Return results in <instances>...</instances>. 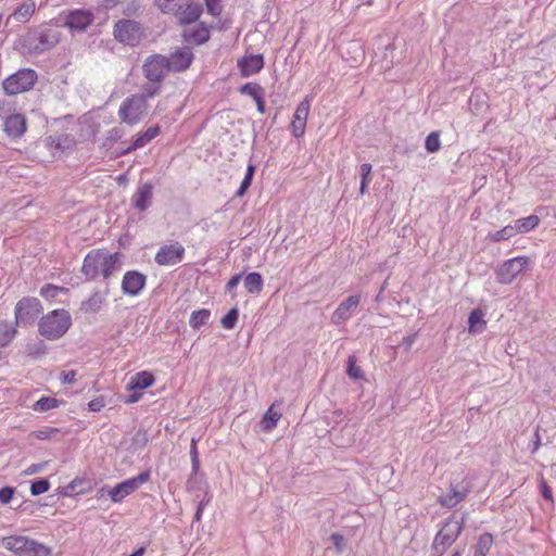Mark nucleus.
Returning <instances> with one entry per match:
<instances>
[{
	"mask_svg": "<svg viewBox=\"0 0 556 556\" xmlns=\"http://www.w3.org/2000/svg\"><path fill=\"white\" fill-rule=\"evenodd\" d=\"M119 252L109 253L104 249L91 250L84 258L81 274L87 280H94L100 274L104 280L121 269Z\"/></svg>",
	"mask_w": 556,
	"mask_h": 556,
	"instance_id": "1",
	"label": "nucleus"
},
{
	"mask_svg": "<svg viewBox=\"0 0 556 556\" xmlns=\"http://www.w3.org/2000/svg\"><path fill=\"white\" fill-rule=\"evenodd\" d=\"M72 325V318L65 309H54L42 316L38 323L39 333L48 340L63 337Z\"/></svg>",
	"mask_w": 556,
	"mask_h": 556,
	"instance_id": "2",
	"label": "nucleus"
},
{
	"mask_svg": "<svg viewBox=\"0 0 556 556\" xmlns=\"http://www.w3.org/2000/svg\"><path fill=\"white\" fill-rule=\"evenodd\" d=\"M465 526V518L457 519L454 515L447 518L434 536L431 545L433 556H442L458 539Z\"/></svg>",
	"mask_w": 556,
	"mask_h": 556,
	"instance_id": "3",
	"label": "nucleus"
},
{
	"mask_svg": "<svg viewBox=\"0 0 556 556\" xmlns=\"http://www.w3.org/2000/svg\"><path fill=\"white\" fill-rule=\"evenodd\" d=\"M2 545L18 556H48L50 554L47 546L27 536H5L2 539Z\"/></svg>",
	"mask_w": 556,
	"mask_h": 556,
	"instance_id": "4",
	"label": "nucleus"
},
{
	"mask_svg": "<svg viewBox=\"0 0 556 556\" xmlns=\"http://www.w3.org/2000/svg\"><path fill=\"white\" fill-rule=\"evenodd\" d=\"M148 108L149 105L143 98L131 94L122 102L118 109V117L121 122L127 125H137L148 114Z\"/></svg>",
	"mask_w": 556,
	"mask_h": 556,
	"instance_id": "5",
	"label": "nucleus"
},
{
	"mask_svg": "<svg viewBox=\"0 0 556 556\" xmlns=\"http://www.w3.org/2000/svg\"><path fill=\"white\" fill-rule=\"evenodd\" d=\"M61 39V31L46 27L30 31L26 37V43L34 53H42L55 47Z\"/></svg>",
	"mask_w": 556,
	"mask_h": 556,
	"instance_id": "6",
	"label": "nucleus"
},
{
	"mask_svg": "<svg viewBox=\"0 0 556 556\" xmlns=\"http://www.w3.org/2000/svg\"><path fill=\"white\" fill-rule=\"evenodd\" d=\"M143 31L139 22L124 18L115 23L113 35L118 42L135 47L141 41Z\"/></svg>",
	"mask_w": 556,
	"mask_h": 556,
	"instance_id": "7",
	"label": "nucleus"
},
{
	"mask_svg": "<svg viewBox=\"0 0 556 556\" xmlns=\"http://www.w3.org/2000/svg\"><path fill=\"white\" fill-rule=\"evenodd\" d=\"M37 73L31 68H23L9 76L3 81V89L8 94H18L31 89L37 81Z\"/></svg>",
	"mask_w": 556,
	"mask_h": 556,
	"instance_id": "8",
	"label": "nucleus"
},
{
	"mask_svg": "<svg viewBox=\"0 0 556 556\" xmlns=\"http://www.w3.org/2000/svg\"><path fill=\"white\" fill-rule=\"evenodd\" d=\"M167 65L166 55L153 53L144 60L142 75L148 81L164 83L170 73Z\"/></svg>",
	"mask_w": 556,
	"mask_h": 556,
	"instance_id": "9",
	"label": "nucleus"
},
{
	"mask_svg": "<svg viewBox=\"0 0 556 556\" xmlns=\"http://www.w3.org/2000/svg\"><path fill=\"white\" fill-rule=\"evenodd\" d=\"M42 306L37 298L26 296L15 305V325L27 326L35 323L41 313Z\"/></svg>",
	"mask_w": 556,
	"mask_h": 556,
	"instance_id": "10",
	"label": "nucleus"
},
{
	"mask_svg": "<svg viewBox=\"0 0 556 556\" xmlns=\"http://www.w3.org/2000/svg\"><path fill=\"white\" fill-rule=\"evenodd\" d=\"M151 479L149 470L140 472L137 477L129 478L114 488L108 490V494L113 503H121L126 496L135 492L143 483Z\"/></svg>",
	"mask_w": 556,
	"mask_h": 556,
	"instance_id": "11",
	"label": "nucleus"
},
{
	"mask_svg": "<svg viewBox=\"0 0 556 556\" xmlns=\"http://www.w3.org/2000/svg\"><path fill=\"white\" fill-rule=\"evenodd\" d=\"M530 264V257L517 256L505 261L496 270V279L502 285H509Z\"/></svg>",
	"mask_w": 556,
	"mask_h": 556,
	"instance_id": "12",
	"label": "nucleus"
},
{
	"mask_svg": "<svg viewBox=\"0 0 556 556\" xmlns=\"http://www.w3.org/2000/svg\"><path fill=\"white\" fill-rule=\"evenodd\" d=\"M94 21V15L89 10H73L65 13L63 25L72 31H85Z\"/></svg>",
	"mask_w": 556,
	"mask_h": 556,
	"instance_id": "13",
	"label": "nucleus"
},
{
	"mask_svg": "<svg viewBox=\"0 0 556 556\" xmlns=\"http://www.w3.org/2000/svg\"><path fill=\"white\" fill-rule=\"evenodd\" d=\"M194 59V54L190 47H181L172 52L168 56H166L168 63V70L170 73H181L187 71L192 61Z\"/></svg>",
	"mask_w": 556,
	"mask_h": 556,
	"instance_id": "14",
	"label": "nucleus"
},
{
	"mask_svg": "<svg viewBox=\"0 0 556 556\" xmlns=\"http://www.w3.org/2000/svg\"><path fill=\"white\" fill-rule=\"evenodd\" d=\"M185 248L179 243L162 245L155 254L154 261L161 266L175 265L182 261Z\"/></svg>",
	"mask_w": 556,
	"mask_h": 556,
	"instance_id": "15",
	"label": "nucleus"
},
{
	"mask_svg": "<svg viewBox=\"0 0 556 556\" xmlns=\"http://www.w3.org/2000/svg\"><path fill=\"white\" fill-rule=\"evenodd\" d=\"M147 285V276L138 270H128L122 280V291L125 295L137 296Z\"/></svg>",
	"mask_w": 556,
	"mask_h": 556,
	"instance_id": "16",
	"label": "nucleus"
},
{
	"mask_svg": "<svg viewBox=\"0 0 556 556\" xmlns=\"http://www.w3.org/2000/svg\"><path fill=\"white\" fill-rule=\"evenodd\" d=\"M361 302L359 294H353L342 301L331 315V321L334 325H341L349 320L353 311L357 308Z\"/></svg>",
	"mask_w": 556,
	"mask_h": 556,
	"instance_id": "17",
	"label": "nucleus"
},
{
	"mask_svg": "<svg viewBox=\"0 0 556 556\" xmlns=\"http://www.w3.org/2000/svg\"><path fill=\"white\" fill-rule=\"evenodd\" d=\"M470 492L469 483L462 485H454L451 483L450 491L446 494L440 495L438 502L447 508L455 507L458 503L464 501L467 494Z\"/></svg>",
	"mask_w": 556,
	"mask_h": 556,
	"instance_id": "18",
	"label": "nucleus"
},
{
	"mask_svg": "<svg viewBox=\"0 0 556 556\" xmlns=\"http://www.w3.org/2000/svg\"><path fill=\"white\" fill-rule=\"evenodd\" d=\"M237 66L242 77H249L261 72L264 67L263 54H249L239 59Z\"/></svg>",
	"mask_w": 556,
	"mask_h": 556,
	"instance_id": "19",
	"label": "nucleus"
},
{
	"mask_svg": "<svg viewBox=\"0 0 556 556\" xmlns=\"http://www.w3.org/2000/svg\"><path fill=\"white\" fill-rule=\"evenodd\" d=\"M3 125V130L12 139L21 138L27 129L26 118L20 113L7 116Z\"/></svg>",
	"mask_w": 556,
	"mask_h": 556,
	"instance_id": "20",
	"label": "nucleus"
},
{
	"mask_svg": "<svg viewBox=\"0 0 556 556\" xmlns=\"http://www.w3.org/2000/svg\"><path fill=\"white\" fill-rule=\"evenodd\" d=\"M309 112V103L307 100H304L299 103L295 109L293 121L291 123L292 134L294 137L299 138L303 136L305 131L306 121Z\"/></svg>",
	"mask_w": 556,
	"mask_h": 556,
	"instance_id": "21",
	"label": "nucleus"
},
{
	"mask_svg": "<svg viewBox=\"0 0 556 556\" xmlns=\"http://www.w3.org/2000/svg\"><path fill=\"white\" fill-rule=\"evenodd\" d=\"M110 293L109 283L106 282V287L103 291H94L86 301H83L80 304V311L88 313H98L102 305L106 302V298Z\"/></svg>",
	"mask_w": 556,
	"mask_h": 556,
	"instance_id": "22",
	"label": "nucleus"
},
{
	"mask_svg": "<svg viewBox=\"0 0 556 556\" xmlns=\"http://www.w3.org/2000/svg\"><path fill=\"white\" fill-rule=\"evenodd\" d=\"M182 37L187 43L200 46L210 39V30L203 23H200L193 27L185 28Z\"/></svg>",
	"mask_w": 556,
	"mask_h": 556,
	"instance_id": "23",
	"label": "nucleus"
},
{
	"mask_svg": "<svg viewBox=\"0 0 556 556\" xmlns=\"http://www.w3.org/2000/svg\"><path fill=\"white\" fill-rule=\"evenodd\" d=\"M153 186L150 182L141 185L132 197V206L143 212L152 204Z\"/></svg>",
	"mask_w": 556,
	"mask_h": 556,
	"instance_id": "24",
	"label": "nucleus"
},
{
	"mask_svg": "<svg viewBox=\"0 0 556 556\" xmlns=\"http://www.w3.org/2000/svg\"><path fill=\"white\" fill-rule=\"evenodd\" d=\"M160 132L161 128L159 125L149 127L146 131L137 134L132 143L126 149L122 150L119 154L125 155L137 149L144 147L148 142L157 137Z\"/></svg>",
	"mask_w": 556,
	"mask_h": 556,
	"instance_id": "25",
	"label": "nucleus"
},
{
	"mask_svg": "<svg viewBox=\"0 0 556 556\" xmlns=\"http://www.w3.org/2000/svg\"><path fill=\"white\" fill-rule=\"evenodd\" d=\"M155 381L154 376L149 371H139L130 378L126 389L129 391L143 390L151 387Z\"/></svg>",
	"mask_w": 556,
	"mask_h": 556,
	"instance_id": "26",
	"label": "nucleus"
},
{
	"mask_svg": "<svg viewBox=\"0 0 556 556\" xmlns=\"http://www.w3.org/2000/svg\"><path fill=\"white\" fill-rule=\"evenodd\" d=\"M201 13L202 8L199 4L191 3L190 1L184 9L174 14L178 17L180 24H192L198 21Z\"/></svg>",
	"mask_w": 556,
	"mask_h": 556,
	"instance_id": "27",
	"label": "nucleus"
},
{
	"mask_svg": "<svg viewBox=\"0 0 556 556\" xmlns=\"http://www.w3.org/2000/svg\"><path fill=\"white\" fill-rule=\"evenodd\" d=\"M47 142L51 148H55L60 151L71 150L76 143L75 138L68 134L49 136Z\"/></svg>",
	"mask_w": 556,
	"mask_h": 556,
	"instance_id": "28",
	"label": "nucleus"
},
{
	"mask_svg": "<svg viewBox=\"0 0 556 556\" xmlns=\"http://www.w3.org/2000/svg\"><path fill=\"white\" fill-rule=\"evenodd\" d=\"M486 328L484 313L480 308L473 309L468 317V331L470 333H482Z\"/></svg>",
	"mask_w": 556,
	"mask_h": 556,
	"instance_id": "29",
	"label": "nucleus"
},
{
	"mask_svg": "<svg viewBox=\"0 0 556 556\" xmlns=\"http://www.w3.org/2000/svg\"><path fill=\"white\" fill-rule=\"evenodd\" d=\"M540 223L539 216L532 214L523 218L516 219L514 224H510L514 228L515 235L525 233L534 229Z\"/></svg>",
	"mask_w": 556,
	"mask_h": 556,
	"instance_id": "30",
	"label": "nucleus"
},
{
	"mask_svg": "<svg viewBox=\"0 0 556 556\" xmlns=\"http://www.w3.org/2000/svg\"><path fill=\"white\" fill-rule=\"evenodd\" d=\"M243 285L249 293L260 294L264 287V280L260 273L253 271L244 277Z\"/></svg>",
	"mask_w": 556,
	"mask_h": 556,
	"instance_id": "31",
	"label": "nucleus"
},
{
	"mask_svg": "<svg viewBox=\"0 0 556 556\" xmlns=\"http://www.w3.org/2000/svg\"><path fill=\"white\" fill-rule=\"evenodd\" d=\"M16 325L7 320H0V345L7 346L15 337Z\"/></svg>",
	"mask_w": 556,
	"mask_h": 556,
	"instance_id": "32",
	"label": "nucleus"
},
{
	"mask_svg": "<svg viewBox=\"0 0 556 556\" xmlns=\"http://www.w3.org/2000/svg\"><path fill=\"white\" fill-rule=\"evenodd\" d=\"M281 414L274 410V405H271L267 412L264 414L262 420L260 421V426L263 431L268 432L273 430L277 421L280 419Z\"/></svg>",
	"mask_w": 556,
	"mask_h": 556,
	"instance_id": "33",
	"label": "nucleus"
},
{
	"mask_svg": "<svg viewBox=\"0 0 556 556\" xmlns=\"http://www.w3.org/2000/svg\"><path fill=\"white\" fill-rule=\"evenodd\" d=\"M163 83L148 81L142 85L141 92L136 93L137 97L143 98L144 102L148 103L149 99L159 96L162 91Z\"/></svg>",
	"mask_w": 556,
	"mask_h": 556,
	"instance_id": "34",
	"label": "nucleus"
},
{
	"mask_svg": "<svg viewBox=\"0 0 556 556\" xmlns=\"http://www.w3.org/2000/svg\"><path fill=\"white\" fill-rule=\"evenodd\" d=\"M190 1L191 0H156V4L162 12L174 14L184 9Z\"/></svg>",
	"mask_w": 556,
	"mask_h": 556,
	"instance_id": "35",
	"label": "nucleus"
},
{
	"mask_svg": "<svg viewBox=\"0 0 556 556\" xmlns=\"http://www.w3.org/2000/svg\"><path fill=\"white\" fill-rule=\"evenodd\" d=\"M493 544V536L491 533H483L479 536L478 542L475 546L473 556H485Z\"/></svg>",
	"mask_w": 556,
	"mask_h": 556,
	"instance_id": "36",
	"label": "nucleus"
},
{
	"mask_svg": "<svg viewBox=\"0 0 556 556\" xmlns=\"http://www.w3.org/2000/svg\"><path fill=\"white\" fill-rule=\"evenodd\" d=\"M210 316L211 312L206 308L194 311L190 316L189 324L193 329H199L208 323Z\"/></svg>",
	"mask_w": 556,
	"mask_h": 556,
	"instance_id": "37",
	"label": "nucleus"
},
{
	"mask_svg": "<svg viewBox=\"0 0 556 556\" xmlns=\"http://www.w3.org/2000/svg\"><path fill=\"white\" fill-rule=\"evenodd\" d=\"M242 94L251 97L254 101L265 94L264 88L257 83H247L239 89Z\"/></svg>",
	"mask_w": 556,
	"mask_h": 556,
	"instance_id": "38",
	"label": "nucleus"
},
{
	"mask_svg": "<svg viewBox=\"0 0 556 556\" xmlns=\"http://www.w3.org/2000/svg\"><path fill=\"white\" fill-rule=\"evenodd\" d=\"M68 289L65 287H59L52 283H48L40 289V295L46 300L55 299L59 293H67Z\"/></svg>",
	"mask_w": 556,
	"mask_h": 556,
	"instance_id": "39",
	"label": "nucleus"
},
{
	"mask_svg": "<svg viewBox=\"0 0 556 556\" xmlns=\"http://www.w3.org/2000/svg\"><path fill=\"white\" fill-rule=\"evenodd\" d=\"M371 164L364 163L359 166L361 187L359 192L364 194L367 191L368 184L371 181Z\"/></svg>",
	"mask_w": 556,
	"mask_h": 556,
	"instance_id": "40",
	"label": "nucleus"
},
{
	"mask_svg": "<svg viewBox=\"0 0 556 556\" xmlns=\"http://www.w3.org/2000/svg\"><path fill=\"white\" fill-rule=\"evenodd\" d=\"M59 406V401L55 397H41L34 404V409L37 412H48L50 409L56 408Z\"/></svg>",
	"mask_w": 556,
	"mask_h": 556,
	"instance_id": "41",
	"label": "nucleus"
},
{
	"mask_svg": "<svg viewBox=\"0 0 556 556\" xmlns=\"http://www.w3.org/2000/svg\"><path fill=\"white\" fill-rule=\"evenodd\" d=\"M514 236H515L514 228L511 227V225H507L504 228H502L501 230L489 233V239L493 242H498L502 240H508Z\"/></svg>",
	"mask_w": 556,
	"mask_h": 556,
	"instance_id": "42",
	"label": "nucleus"
},
{
	"mask_svg": "<svg viewBox=\"0 0 556 556\" xmlns=\"http://www.w3.org/2000/svg\"><path fill=\"white\" fill-rule=\"evenodd\" d=\"M425 148L429 153L438 152L441 148L440 134L438 131L430 132L425 141Z\"/></svg>",
	"mask_w": 556,
	"mask_h": 556,
	"instance_id": "43",
	"label": "nucleus"
},
{
	"mask_svg": "<svg viewBox=\"0 0 556 556\" xmlns=\"http://www.w3.org/2000/svg\"><path fill=\"white\" fill-rule=\"evenodd\" d=\"M239 317V311L237 307H232L228 311V313L222 318L220 323L225 329H233Z\"/></svg>",
	"mask_w": 556,
	"mask_h": 556,
	"instance_id": "44",
	"label": "nucleus"
},
{
	"mask_svg": "<svg viewBox=\"0 0 556 556\" xmlns=\"http://www.w3.org/2000/svg\"><path fill=\"white\" fill-rule=\"evenodd\" d=\"M50 489V482L46 478H39L31 482L30 493L33 496H38Z\"/></svg>",
	"mask_w": 556,
	"mask_h": 556,
	"instance_id": "45",
	"label": "nucleus"
},
{
	"mask_svg": "<svg viewBox=\"0 0 556 556\" xmlns=\"http://www.w3.org/2000/svg\"><path fill=\"white\" fill-rule=\"evenodd\" d=\"M346 374L352 379H362L364 377L363 370L361 369L359 366L356 365L355 356H349Z\"/></svg>",
	"mask_w": 556,
	"mask_h": 556,
	"instance_id": "46",
	"label": "nucleus"
},
{
	"mask_svg": "<svg viewBox=\"0 0 556 556\" xmlns=\"http://www.w3.org/2000/svg\"><path fill=\"white\" fill-rule=\"evenodd\" d=\"M80 480H73L67 485L63 488L62 494L65 496H74L77 494L87 493V488H77V483H81Z\"/></svg>",
	"mask_w": 556,
	"mask_h": 556,
	"instance_id": "47",
	"label": "nucleus"
},
{
	"mask_svg": "<svg viewBox=\"0 0 556 556\" xmlns=\"http://www.w3.org/2000/svg\"><path fill=\"white\" fill-rule=\"evenodd\" d=\"M47 352V345L42 342L29 343L27 344V353L29 356L37 358Z\"/></svg>",
	"mask_w": 556,
	"mask_h": 556,
	"instance_id": "48",
	"label": "nucleus"
},
{
	"mask_svg": "<svg viewBox=\"0 0 556 556\" xmlns=\"http://www.w3.org/2000/svg\"><path fill=\"white\" fill-rule=\"evenodd\" d=\"M149 441L148 433L146 430L139 429L132 437V445L136 448H142Z\"/></svg>",
	"mask_w": 556,
	"mask_h": 556,
	"instance_id": "49",
	"label": "nucleus"
},
{
	"mask_svg": "<svg viewBox=\"0 0 556 556\" xmlns=\"http://www.w3.org/2000/svg\"><path fill=\"white\" fill-rule=\"evenodd\" d=\"M190 456H191L192 473L195 475V473H198V471L200 469V459H199L198 450H197V442L194 439H192V441H191Z\"/></svg>",
	"mask_w": 556,
	"mask_h": 556,
	"instance_id": "50",
	"label": "nucleus"
},
{
	"mask_svg": "<svg viewBox=\"0 0 556 556\" xmlns=\"http://www.w3.org/2000/svg\"><path fill=\"white\" fill-rule=\"evenodd\" d=\"M33 12H34L33 5L24 4L15 10L14 16L18 21H26L33 14Z\"/></svg>",
	"mask_w": 556,
	"mask_h": 556,
	"instance_id": "51",
	"label": "nucleus"
},
{
	"mask_svg": "<svg viewBox=\"0 0 556 556\" xmlns=\"http://www.w3.org/2000/svg\"><path fill=\"white\" fill-rule=\"evenodd\" d=\"M141 8L139 0H126L124 2V13L126 15H135Z\"/></svg>",
	"mask_w": 556,
	"mask_h": 556,
	"instance_id": "52",
	"label": "nucleus"
},
{
	"mask_svg": "<svg viewBox=\"0 0 556 556\" xmlns=\"http://www.w3.org/2000/svg\"><path fill=\"white\" fill-rule=\"evenodd\" d=\"M14 494H15V488L9 486V485L1 488L0 489V503L4 504V505L9 504L12 501Z\"/></svg>",
	"mask_w": 556,
	"mask_h": 556,
	"instance_id": "53",
	"label": "nucleus"
},
{
	"mask_svg": "<svg viewBox=\"0 0 556 556\" xmlns=\"http://www.w3.org/2000/svg\"><path fill=\"white\" fill-rule=\"evenodd\" d=\"M330 541L332 542V544L338 553H342L344 551L346 543H345V539L342 534L332 533L330 535Z\"/></svg>",
	"mask_w": 556,
	"mask_h": 556,
	"instance_id": "54",
	"label": "nucleus"
},
{
	"mask_svg": "<svg viewBox=\"0 0 556 556\" xmlns=\"http://www.w3.org/2000/svg\"><path fill=\"white\" fill-rule=\"evenodd\" d=\"M123 137V130L121 128L114 127L108 131V137L105 139L104 146H111V143L116 142Z\"/></svg>",
	"mask_w": 556,
	"mask_h": 556,
	"instance_id": "55",
	"label": "nucleus"
},
{
	"mask_svg": "<svg viewBox=\"0 0 556 556\" xmlns=\"http://www.w3.org/2000/svg\"><path fill=\"white\" fill-rule=\"evenodd\" d=\"M540 490L544 500L554 503L552 489L548 486V484L543 478L540 481Z\"/></svg>",
	"mask_w": 556,
	"mask_h": 556,
	"instance_id": "56",
	"label": "nucleus"
},
{
	"mask_svg": "<svg viewBox=\"0 0 556 556\" xmlns=\"http://www.w3.org/2000/svg\"><path fill=\"white\" fill-rule=\"evenodd\" d=\"M105 406L103 396L96 397L88 403V408L91 412H100Z\"/></svg>",
	"mask_w": 556,
	"mask_h": 556,
	"instance_id": "57",
	"label": "nucleus"
},
{
	"mask_svg": "<svg viewBox=\"0 0 556 556\" xmlns=\"http://www.w3.org/2000/svg\"><path fill=\"white\" fill-rule=\"evenodd\" d=\"M205 1H206V7H207L208 13H211L214 16H217L220 14L222 7H220V3L218 0H205Z\"/></svg>",
	"mask_w": 556,
	"mask_h": 556,
	"instance_id": "58",
	"label": "nucleus"
},
{
	"mask_svg": "<svg viewBox=\"0 0 556 556\" xmlns=\"http://www.w3.org/2000/svg\"><path fill=\"white\" fill-rule=\"evenodd\" d=\"M210 502V498H205L203 497L199 504H198V507H197V511L193 516V522H199L201 521V518H202V514H203V509L204 507L207 505V503Z\"/></svg>",
	"mask_w": 556,
	"mask_h": 556,
	"instance_id": "59",
	"label": "nucleus"
},
{
	"mask_svg": "<svg viewBox=\"0 0 556 556\" xmlns=\"http://www.w3.org/2000/svg\"><path fill=\"white\" fill-rule=\"evenodd\" d=\"M242 277V273L233 275L226 285V291L231 292L233 289H236L237 286L240 283Z\"/></svg>",
	"mask_w": 556,
	"mask_h": 556,
	"instance_id": "60",
	"label": "nucleus"
},
{
	"mask_svg": "<svg viewBox=\"0 0 556 556\" xmlns=\"http://www.w3.org/2000/svg\"><path fill=\"white\" fill-rule=\"evenodd\" d=\"M75 378H76V371L75 370H67V371H63L61 374V382L63 384H72L75 382Z\"/></svg>",
	"mask_w": 556,
	"mask_h": 556,
	"instance_id": "61",
	"label": "nucleus"
},
{
	"mask_svg": "<svg viewBox=\"0 0 556 556\" xmlns=\"http://www.w3.org/2000/svg\"><path fill=\"white\" fill-rule=\"evenodd\" d=\"M252 180L253 179H251V178L244 177L240 184L239 189L236 192V195L243 197L245 194V192L248 191V189L250 188V186L252 185Z\"/></svg>",
	"mask_w": 556,
	"mask_h": 556,
	"instance_id": "62",
	"label": "nucleus"
},
{
	"mask_svg": "<svg viewBox=\"0 0 556 556\" xmlns=\"http://www.w3.org/2000/svg\"><path fill=\"white\" fill-rule=\"evenodd\" d=\"M47 463H40V464H33L30 465L26 470V475H35L39 471H41L46 467Z\"/></svg>",
	"mask_w": 556,
	"mask_h": 556,
	"instance_id": "63",
	"label": "nucleus"
},
{
	"mask_svg": "<svg viewBox=\"0 0 556 556\" xmlns=\"http://www.w3.org/2000/svg\"><path fill=\"white\" fill-rule=\"evenodd\" d=\"M255 103H256L258 113L264 114L265 113L264 96H261V98L256 99Z\"/></svg>",
	"mask_w": 556,
	"mask_h": 556,
	"instance_id": "64",
	"label": "nucleus"
}]
</instances>
